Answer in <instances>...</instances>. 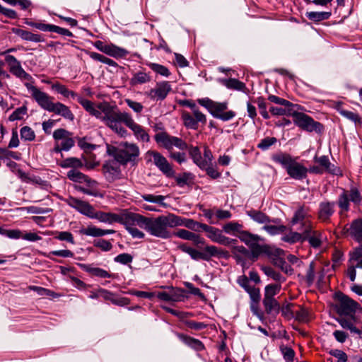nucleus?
I'll list each match as a JSON object with an SVG mask.
<instances>
[{"mask_svg": "<svg viewBox=\"0 0 362 362\" xmlns=\"http://www.w3.org/2000/svg\"><path fill=\"white\" fill-rule=\"evenodd\" d=\"M182 118L183 120L184 125L192 129H197L199 124L194 119V117L187 112H183L182 114Z\"/></svg>", "mask_w": 362, "mask_h": 362, "instance_id": "nucleus-42", "label": "nucleus"}, {"mask_svg": "<svg viewBox=\"0 0 362 362\" xmlns=\"http://www.w3.org/2000/svg\"><path fill=\"white\" fill-rule=\"evenodd\" d=\"M268 100L272 103H274L278 105H281L282 106H288V107L298 106L297 105H294L287 100H285L284 98H279V97L274 95H269Z\"/></svg>", "mask_w": 362, "mask_h": 362, "instance_id": "nucleus-55", "label": "nucleus"}, {"mask_svg": "<svg viewBox=\"0 0 362 362\" xmlns=\"http://www.w3.org/2000/svg\"><path fill=\"white\" fill-rule=\"evenodd\" d=\"M125 102L127 105L136 113H140L144 109L143 105L139 102L134 101L130 99H126Z\"/></svg>", "mask_w": 362, "mask_h": 362, "instance_id": "nucleus-64", "label": "nucleus"}, {"mask_svg": "<svg viewBox=\"0 0 362 362\" xmlns=\"http://www.w3.org/2000/svg\"><path fill=\"white\" fill-rule=\"evenodd\" d=\"M21 136L25 141H33L35 138V132L28 126H25L21 129Z\"/></svg>", "mask_w": 362, "mask_h": 362, "instance_id": "nucleus-51", "label": "nucleus"}, {"mask_svg": "<svg viewBox=\"0 0 362 362\" xmlns=\"http://www.w3.org/2000/svg\"><path fill=\"white\" fill-rule=\"evenodd\" d=\"M179 337L182 339L187 345L189 346L196 349V350H202L204 349L203 344L199 340L194 339L190 337H187L183 334H180Z\"/></svg>", "mask_w": 362, "mask_h": 362, "instance_id": "nucleus-39", "label": "nucleus"}, {"mask_svg": "<svg viewBox=\"0 0 362 362\" xmlns=\"http://www.w3.org/2000/svg\"><path fill=\"white\" fill-rule=\"evenodd\" d=\"M295 107L283 106L282 107L271 106L269 111L273 115L276 116H292Z\"/></svg>", "mask_w": 362, "mask_h": 362, "instance_id": "nucleus-35", "label": "nucleus"}, {"mask_svg": "<svg viewBox=\"0 0 362 362\" xmlns=\"http://www.w3.org/2000/svg\"><path fill=\"white\" fill-rule=\"evenodd\" d=\"M170 301L178 302L182 300L184 298V291L182 289L171 288L168 291Z\"/></svg>", "mask_w": 362, "mask_h": 362, "instance_id": "nucleus-49", "label": "nucleus"}, {"mask_svg": "<svg viewBox=\"0 0 362 362\" xmlns=\"http://www.w3.org/2000/svg\"><path fill=\"white\" fill-rule=\"evenodd\" d=\"M281 354L286 362H293L295 356L294 351L288 346H281L280 347Z\"/></svg>", "mask_w": 362, "mask_h": 362, "instance_id": "nucleus-54", "label": "nucleus"}, {"mask_svg": "<svg viewBox=\"0 0 362 362\" xmlns=\"http://www.w3.org/2000/svg\"><path fill=\"white\" fill-rule=\"evenodd\" d=\"M98 292L100 294V296L103 297L106 300H110L112 303L119 305V306H124L127 305L129 303V300L127 298H116V294L106 290L105 288H98Z\"/></svg>", "mask_w": 362, "mask_h": 362, "instance_id": "nucleus-23", "label": "nucleus"}, {"mask_svg": "<svg viewBox=\"0 0 362 362\" xmlns=\"http://www.w3.org/2000/svg\"><path fill=\"white\" fill-rule=\"evenodd\" d=\"M93 45L100 52L115 58L124 57L128 54V52L125 49L113 44H105L100 40L95 41Z\"/></svg>", "mask_w": 362, "mask_h": 362, "instance_id": "nucleus-16", "label": "nucleus"}, {"mask_svg": "<svg viewBox=\"0 0 362 362\" xmlns=\"http://www.w3.org/2000/svg\"><path fill=\"white\" fill-rule=\"evenodd\" d=\"M309 209L304 205L300 206L295 211L294 215L291 219L292 226H296L299 223L310 220Z\"/></svg>", "mask_w": 362, "mask_h": 362, "instance_id": "nucleus-26", "label": "nucleus"}, {"mask_svg": "<svg viewBox=\"0 0 362 362\" xmlns=\"http://www.w3.org/2000/svg\"><path fill=\"white\" fill-rule=\"evenodd\" d=\"M335 203L325 200L319 204L317 216L322 222H328L331 216L334 214Z\"/></svg>", "mask_w": 362, "mask_h": 362, "instance_id": "nucleus-20", "label": "nucleus"}, {"mask_svg": "<svg viewBox=\"0 0 362 362\" xmlns=\"http://www.w3.org/2000/svg\"><path fill=\"white\" fill-rule=\"evenodd\" d=\"M263 229L272 235L283 233L286 227L284 225H267V223L263 226Z\"/></svg>", "mask_w": 362, "mask_h": 362, "instance_id": "nucleus-48", "label": "nucleus"}, {"mask_svg": "<svg viewBox=\"0 0 362 362\" xmlns=\"http://www.w3.org/2000/svg\"><path fill=\"white\" fill-rule=\"evenodd\" d=\"M263 304L264 305L266 312L269 314L274 311L277 312L279 309V303L274 299V298L264 297Z\"/></svg>", "mask_w": 362, "mask_h": 362, "instance_id": "nucleus-43", "label": "nucleus"}, {"mask_svg": "<svg viewBox=\"0 0 362 362\" xmlns=\"http://www.w3.org/2000/svg\"><path fill=\"white\" fill-rule=\"evenodd\" d=\"M281 284H269L265 287L264 298H274L281 290Z\"/></svg>", "mask_w": 362, "mask_h": 362, "instance_id": "nucleus-50", "label": "nucleus"}, {"mask_svg": "<svg viewBox=\"0 0 362 362\" xmlns=\"http://www.w3.org/2000/svg\"><path fill=\"white\" fill-rule=\"evenodd\" d=\"M137 225L150 235L162 239L170 238L169 228H174V214L159 216L156 218H147L144 216H134Z\"/></svg>", "mask_w": 362, "mask_h": 362, "instance_id": "nucleus-3", "label": "nucleus"}, {"mask_svg": "<svg viewBox=\"0 0 362 362\" xmlns=\"http://www.w3.org/2000/svg\"><path fill=\"white\" fill-rule=\"evenodd\" d=\"M206 233V236L213 242L223 245L224 246H229L232 243L238 242L236 239L230 238L222 233V231L217 228L209 226L205 224L203 226V230Z\"/></svg>", "mask_w": 362, "mask_h": 362, "instance_id": "nucleus-14", "label": "nucleus"}, {"mask_svg": "<svg viewBox=\"0 0 362 362\" xmlns=\"http://www.w3.org/2000/svg\"><path fill=\"white\" fill-rule=\"evenodd\" d=\"M74 141L73 138L71 137V134H69L68 136L64 138L62 140V141L59 143L61 145V148H62L64 151H69L74 146Z\"/></svg>", "mask_w": 362, "mask_h": 362, "instance_id": "nucleus-61", "label": "nucleus"}, {"mask_svg": "<svg viewBox=\"0 0 362 362\" xmlns=\"http://www.w3.org/2000/svg\"><path fill=\"white\" fill-rule=\"evenodd\" d=\"M151 80V76L144 71H138L133 74L131 78L130 83L132 86H136L139 84H144L150 82Z\"/></svg>", "mask_w": 362, "mask_h": 362, "instance_id": "nucleus-33", "label": "nucleus"}, {"mask_svg": "<svg viewBox=\"0 0 362 362\" xmlns=\"http://www.w3.org/2000/svg\"><path fill=\"white\" fill-rule=\"evenodd\" d=\"M146 163L153 164L168 177H173L175 171L168 160L159 152L153 150H148L144 155Z\"/></svg>", "mask_w": 362, "mask_h": 362, "instance_id": "nucleus-8", "label": "nucleus"}, {"mask_svg": "<svg viewBox=\"0 0 362 362\" xmlns=\"http://www.w3.org/2000/svg\"><path fill=\"white\" fill-rule=\"evenodd\" d=\"M277 139L275 137H267L260 141L258 144L257 147L262 151L267 150L270 146L275 144Z\"/></svg>", "mask_w": 362, "mask_h": 362, "instance_id": "nucleus-53", "label": "nucleus"}, {"mask_svg": "<svg viewBox=\"0 0 362 362\" xmlns=\"http://www.w3.org/2000/svg\"><path fill=\"white\" fill-rule=\"evenodd\" d=\"M52 255L62 257H72L74 256V253L69 250H54L50 252L49 254H44L45 257L49 259H52Z\"/></svg>", "mask_w": 362, "mask_h": 362, "instance_id": "nucleus-58", "label": "nucleus"}, {"mask_svg": "<svg viewBox=\"0 0 362 362\" xmlns=\"http://www.w3.org/2000/svg\"><path fill=\"white\" fill-rule=\"evenodd\" d=\"M5 61L8 66L9 71L13 75L21 80L27 81L24 83L25 86L31 93L32 97L41 108L70 121L74 119V115L68 106L60 102L54 103L52 97L32 84L33 78L23 69L21 62L14 56L6 55Z\"/></svg>", "mask_w": 362, "mask_h": 362, "instance_id": "nucleus-1", "label": "nucleus"}, {"mask_svg": "<svg viewBox=\"0 0 362 362\" xmlns=\"http://www.w3.org/2000/svg\"><path fill=\"white\" fill-rule=\"evenodd\" d=\"M66 202L70 206L76 209L81 214L89 218H90V216H92V213L94 209L88 202L74 197H69Z\"/></svg>", "mask_w": 362, "mask_h": 362, "instance_id": "nucleus-21", "label": "nucleus"}, {"mask_svg": "<svg viewBox=\"0 0 362 362\" xmlns=\"http://www.w3.org/2000/svg\"><path fill=\"white\" fill-rule=\"evenodd\" d=\"M55 238L60 240L66 241L71 244L74 243L73 235L70 232H68V231L59 232L57 235L55 236Z\"/></svg>", "mask_w": 362, "mask_h": 362, "instance_id": "nucleus-62", "label": "nucleus"}, {"mask_svg": "<svg viewBox=\"0 0 362 362\" xmlns=\"http://www.w3.org/2000/svg\"><path fill=\"white\" fill-rule=\"evenodd\" d=\"M78 102L90 115L103 121L115 133L121 136L127 134V130L119 124L123 112L118 111L116 107L110 105L107 102L95 105L83 97H78Z\"/></svg>", "mask_w": 362, "mask_h": 362, "instance_id": "nucleus-2", "label": "nucleus"}, {"mask_svg": "<svg viewBox=\"0 0 362 362\" xmlns=\"http://www.w3.org/2000/svg\"><path fill=\"white\" fill-rule=\"evenodd\" d=\"M220 82L228 89L246 92L247 88L245 84L236 78H222L220 79Z\"/></svg>", "mask_w": 362, "mask_h": 362, "instance_id": "nucleus-27", "label": "nucleus"}, {"mask_svg": "<svg viewBox=\"0 0 362 362\" xmlns=\"http://www.w3.org/2000/svg\"><path fill=\"white\" fill-rule=\"evenodd\" d=\"M296 226L297 232L299 233L304 241L307 238H309V235L315 231L313 224L310 220L299 223Z\"/></svg>", "mask_w": 362, "mask_h": 362, "instance_id": "nucleus-29", "label": "nucleus"}, {"mask_svg": "<svg viewBox=\"0 0 362 362\" xmlns=\"http://www.w3.org/2000/svg\"><path fill=\"white\" fill-rule=\"evenodd\" d=\"M124 123L132 131L137 140L142 142H148L150 136L145 129L139 124H136L132 116L127 112H123L120 118L119 123Z\"/></svg>", "mask_w": 362, "mask_h": 362, "instance_id": "nucleus-12", "label": "nucleus"}, {"mask_svg": "<svg viewBox=\"0 0 362 362\" xmlns=\"http://www.w3.org/2000/svg\"><path fill=\"white\" fill-rule=\"evenodd\" d=\"M142 199L146 202L158 204L160 206L166 208L168 205L164 202L165 197L163 195H155L151 194H143Z\"/></svg>", "mask_w": 362, "mask_h": 362, "instance_id": "nucleus-41", "label": "nucleus"}, {"mask_svg": "<svg viewBox=\"0 0 362 362\" xmlns=\"http://www.w3.org/2000/svg\"><path fill=\"white\" fill-rule=\"evenodd\" d=\"M349 194L350 200L355 204H359L362 201V197L356 187H352Z\"/></svg>", "mask_w": 362, "mask_h": 362, "instance_id": "nucleus-57", "label": "nucleus"}, {"mask_svg": "<svg viewBox=\"0 0 362 362\" xmlns=\"http://www.w3.org/2000/svg\"><path fill=\"white\" fill-rule=\"evenodd\" d=\"M147 65L154 72L163 76L168 77L170 75L169 69L163 65L156 63H148Z\"/></svg>", "mask_w": 362, "mask_h": 362, "instance_id": "nucleus-46", "label": "nucleus"}, {"mask_svg": "<svg viewBox=\"0 0 362 362\" xmlns=\"http://www.w3.org/2000/svg\"><path fill=\"white\" fill-rule=\"evenodd\" d=\"M189 153L192 157L194 163L196 165H197L199 168L206 167V162H202V154L198 147H191Z\"/></svg>", "mask_w": 362, "mask_h": 362, "instance_id": "nucleus-40", "label": "nucleus"}, {"mask_svg": "<svg viewBox=\"0 0 362 362\" xmlns=\"http://www.w3.org/2000/svg\"><path fill=\"white\" fill-rule=\"evenodd\" d=\"M154 139L159 146L168 151L173 149L174 146L180 150H186L188 147L186 142H185L182 139L170 136L165 132L157 133L154 136Z\"/></svg>", "mask_w": 362, "mask_h": 362, "instance_id": "nucleus-9", "label": "nucleus"}, {"mask_svg": "<svg viewBox=\"0 0 362 362\" xmlns=\"http://www.w3.org/2000/svg\"><path fill=\"white\" fill-rule=\"evenodd\" d=\"M315 162L319 163L320 166L324 170V171H327L332 174H335V168L333 165L331 164L327 156H322L320 157L315 156L314 158Z\"/></svg>", "mask_w": 362, "mask_h": 362, "instance_id": "nucleus-34", "label": "nucleus"}, {"mask_svg": "<svg viewBox=\"0 0 362 362\" xmlns=\"http://www.w3.org/2000/svg\"><path fill=\"white\" fill-rule=\"evenodd\" d=\"M246 214L250 216L254 221L259 224H266L270 222L268 216L264 213L255 209H250L246 211Z\"/></svg>", "mask_w": 362, "mask_h": 362, "instance_id": "nucleus-32", "label": "nucleus"}, {"mask_svg": "<svg viewBox=\"0 0 362 362\" xmlns=\"http://www.w3.org/2000/svg\"><path fill=\"white\" fill-rule=\"evenodd\" d=\"M305 240H308L309 244L314 248L319 247L322 244V233L320 231L315 230L308 235Z\"/></svg>", "mask_w": 362, "mask_h": 362, "instance_id": "nucleus-45", "label": "nucleus"}, {"mask_svg": "<svg viewBox=\"0 0 362 362\" xmlns=\"http://www.w3.org/2000/svg\"><path fill=\"white\" fill-rule=\"evenodd\" d=\"M349 194L347 192L344 191L338 197L337 204L341 209V212L348 211L349 210Z\"/></svg>", "mask_w": 362, "mask_h": 362, "instance_id": "nucleus-44", "label": "nucleus"}, {"mask_svg": "<svg viewBox=\"0 0 362 362\" xmlns=\"http://www.w3.org/2000/svg\"><path fill=\"white\" fill-rule=\"evenodd\" d=\"M255 102L257 104V106L259 109V112H260L261 115L263 117V118L269 119V115L268 112L267 111V106L264 101V99L262 97H259L257 98Z\"/></svg>", "mask_w": 362, "mask_h": 362, "instance_id": "nucleus-56", "label": "nucleus"}, {"mask_svg": "<svg viewBox=\"0 0 362 362\" xmlns=\"http://www.w3.org/2000/svg\"><path fill=\"white\" fill-rule=\"evenodd\" d=\"M337 322L344 329H349L352 333L358 332V328L355 327L349 320L345 318H340L337 320Z\"/></svg>", "mask_w": 362, "mask_h": 362, "instance_id": "nucleus-59", "label": "nucleus"}, {"mask_svg": "<svg viewBox=\"0 0 362 362\" xmlns=\"http://www.w3.org/2000/svg\"><path fill=\"white\" fill-rule=\"evenodd\" d=\"M349 233L357 242H362V219H357L351 223Z\"/></svg>", "mask_w": 362, "mask_h": 362, "instance_id": "nucleus-31", "label": "nucleus"}, {"mask_svg": "<svg viewBox=\"0 0 362 362\" xmlns=\"http://www.w3.org/2000/svg\"><path fill=\"white\" fill-rule=\"evenodd\" d=\"M238 238L247 245L250 250L255 252V253H257L260 255L262 253L266 252L267 251L266 245L259 244L262 238L258 235L252 234L246 230H241L238 233Z\"/></svg>", "mask_w": 362, "mask_h": 362, "instance_id": "nucleus-11", "label": "nucleus"}, {"mask_svg": "<svg viewBox=\"0 0 362 362\" xmlns=\"http://www.w3.org/2000/svg\"><path fill=\"white\" fill-rule=\"evenodd\" d=\"M272 160L281 165L286 170L288 175L293 179L302 180L307 175L308 169L288 153H277L272 156Z\"/></svg>", "mask_w": 362, "mask_h": 362, "instance_id": "nucleus-4", "label": "nucleus"}, {"mask_svg": "<svg viewBox=\"0 0 362 362\" xmlns=\"http://www.w3.org/2000/svg\"><path fill=\"white\" fill-rule=\"evenodd\" d=\"M339 111L340 115H341L343 117H344L354 122H357L360 121L359 116L353 112L346 110H339Z\"/></svg>", "mask_w": 362, "mask_h": 362, "instance_id": "nucleus-63", "label": "nucleus"}, {"mask_svg": "<svg viewBox=\"0 0 362 362\" xmlns=\"http://www.w3.org/2000/svg\"><path fill=\"white\" fill-rule=\"evenodd\" d=\"M67 177L73 182L80 183L85 182L88 185V186H93L96 183L95 181L91 180L88 176L76 169H71L68 171Z\"/></svg>", "mask_w": 362, "mask_h": 362, "instance_id": "nucleus-25", "label": "nucleus"}, {"mask_svg": "<svg viewBox=\"0 0 362 362\" xmlns=\"http://www.w3.org/2000/svg\"><path fill=\"white\" fill-rule=\"evenodd\" d=\"M171 90L170 82L163 81L156 83L153 88L145 93V95L153 100H163Z\"/></svg>", "mask_w": 362, "mask_h": 362, "instance_id": "nucleus-15", "label": "nucleus"}, {"mask_svg": "<svg viewBox=\"0 0 362 362\" xmlns=\"http://www.w3.org/2000/svg\"><path fill=\"white\" fill-rule=\"evenodd\" d=\"M306 17L314 22H320L328 19L331 16V12L310 11L306 13Z\"/></svg>", "mask_w": 362, "mask_h": 362, "instance_id": "nucleus-37", "label": "nucleus"}, {"mask_svg": "<svg viewBox=\"0 0 362 362\" xmlns=\"http://www.w3.org/2000/svg\"><path fill=\"white\" fill-rule=\"evenodd\" d=\"M261 269L265 275L271 277L274 281H276L280 284L286 281V279L281 274L275 272L271 267L262 266Z\"/></svg>", "mask_w": 362, "mask_h": 362, "instance_id": "nucleus-38", "label": "nucleus"}, {"mask_svg": "<svg viewBox=\"0 0 362 362\" xmlns=\"http://www.w3.org/2000/svg\"><path fill=\"white\" fill-rule=\"evenodd\" d=\"M109 153L122 165H135L140 155L139 146L134 143L122 142L117 148L109 150Z\"/></svg>", "mask_w": 362, "mask_h": 362, "instance_id": "nucleus-5", "label": "nucleus"}, {"mask_svg": "<svg viewBox=\"0 0 362 362\" xmlns=\"http://www.w3.org/2000/svg\"><path fill=\"white\" fill-rule=\"evenodd\" d=\"M348 262L349 264L358 267V269H362V245L349 252Z\"/></svg>", "mask_w": 362, "mask_h": 362, "instance_id": "nucleus-30", "label": "nucleus"}, {"mask_svg": "<svg viewBox=\"0 0 362 362\" xmlns=\"http://www.w3.org/2000/svg\"><path fill=\"white\" fill-rule=\"evenodd\" d=\"M242 225L237 222H229L226 223L223 226V230L226 233L230 234L233 232H238V233L241 231Z\"/></svg>", "mask_w": 362, "mask_h": 362, "instance_id": "nucleus-52", "label": "nucleus"}, {"mask_svg": "<svg viewBox=\"0 0 362 362\" xmlns=\"http://www.w3.org/2000/svg\"><path fill=\"white\" fill-rule=\"evenodd\" d=\"M281 240L288 243H295L297 242H304L301 235L297 231H291L281 238Z\"/></svg>", "mask_w": 362, "mask_h": 362, "instance_id": "nucleus-47", "label": "nucleus"}, {"mask_svg": "<svg viewBox=\"0 0 362 362\" xmlns=\"http://www.w3.org/2000/svg\"><path fill=\"white\" fill-rule=\"evenodd\" d=\"M228 103L214 102L210 114L215 118L222 121H229L235 117L236 114L233 110L226 111Z\"/></svg>", "mask_w": 362, "mask_h": 362, "instance_id": "nucleus-17", "label": "nucleus"}, {"mask_svg": "<svg viewBox=\"0 0 362 362\" xmlns=\"http://www.w3.org/2000/svg\"><path fill=\"white\" fill-rule=\"evenodd\" d=\"M81 233L86 235L92 236V237H100L106 235L113 234L115 233L114 230H103L95 226H88L87 228L81 230Z\"/></svg>", "mask_w": 362, "mask_h": 362, "instance_id": "nucleus-28", "label": "nucleus"}, {"mask_svg": "<svg viewBox=\"0 0 362 362\" xmlns=\"http://www.w3.org/2000/svg\"><path fill=\"white\" fill-rule=\"evenodd\" d=\"M12 33L20 37L23 40L33 42H40L44 41V39L41 37L40 35L33 33L28 30H23L21 28H13Z\"/></svg>", "mask_w": 362, "mask_h": 362, "instance_id": "nucleus-24", "label": "nucleus"}, {"mask_svg": "<svg viewBox=\"0 0 362 362\" xmlns=\"http://www.w3.org/2000/svg\"><path fill=\"white\" fill-rule=\"evenodd\" d=\"M236 243H232L228 247H230L233 257L235 259L237 264L242 266L244 270L247 269L250 264L248 261H251V263L255 262L259 255L250 250H249L243 245H237Z\"/></svg>", "mask_w": 362, "mask_h": 362, "instance_id": "nucleus-7", "label": "nucleus"}, {"mask_svg": "<svg viewBox=\"0 0 362 362\" xmlns=\"http://www.w3.org/2000/svg\"><path fill=\"white\" fill-rule=\"evenodd\" d=\"M91 218L98 219L103 223H121V221L127 222V216H124V211L121 214L105 213L103 211H95L93 209Z\"/></svg>", "mask_w": 362, "mask_h": 362, "instance_id": "nucleus-19", "label": "nucleus"}, {"mask_svg": "<svg viewBox=\"0 0 362 362\" xmlns=\"http://www.w3.org/2000/svg\"><path fill=\"white\" fill-rule=\"evenodd\" d=\"M178 248L182 252L188 254L194 260L203 259L209 261L212 257H229L228 251L218 248L214 245L206 246L203 252H199L194 248L188 246L187 244H181Z\"/></svg>", "mask_w": 362, "mask_h": 362, "instance_id": "nucleus-6", "label": "nucleus"}, {"mask_svg": "<svg viewBox=\"0 0 362 362\" xmlns=\"http://www.w3.org/2000/svg\"><path fill=\"white\" fill-rule=\"evenodd\" d=\"M293 117V122L300 129L307 132H320L322 129V125L310 116L294 110L292 115Z\"/></svg>", "mask_w": 362, "mask_h": 362, "instance_id": "nucleus-10", "label": "nucleus"}, {"mask_svg": "<svg viewBox=\"0 0 362 362\" xmlns=\"http://www.w3.org/2000/svg\"><path fill=\"white\" fill-rule=\"evenodd\" d=\"M27 108L25 107H21L17 108L10 116V121L20 120L26 114Z\"/></svg>", "mask_w": 362, "mask_h": 362, "instance_id": "nucleus-60", "label": "nucleus"}, {"mask_svg": "<svg viewBox=\"0 0 362 362\" xmlns=\"http://www.w3.org/2000/svg\"><path fill=\"white\" fill-rule=\"evenodd\" d=\"M174 218L175 227L183 226L190 230L199 232L203 230V226L205 225L204 223L195 221L193 219L182 218L175 214H174Z\"/></svg>", "mask_w": 362, "mask_h": 362, "instance_id": "nucleus-22", "label": "nucleus"}, {"mask_svg": "<svg viewBox=\"0 0 362 362\" xmlns=\"http://www.w3.org/2000/svg\"><path fill=\"white\" fill-rule=\"evenodd\" d=\"M59 165L63 168H71L76 170L77 168H82L83 166V164L80 159L74 157H71L63 160L60 163Z\"/></svg>", "mask_w": 362, "mask_h": 362, "instance_id": "nucleus-36", "label": "nucleus"}, {"mask_svg": "<svg viewBox=\"0 0 362 362\" xmlns=\"http://www.w3.org/2000/svg\"><path fill=\"white\" fill-rule=\"evenodd\" d=\"M134 216H141L139 214H135L132 212H129L127 211H124V216H127V222L121 221L120 223L125 226L127 230L134 238H144L145 235L144 233L139 230L138 228L134 227V225H137V221H134Z\"/></svg>", "mask_w": 362, "mask_h": 362, "instance_id": "nucleus-18", "label": "nucleus"}, {"mask_svg": "<svg viewBox=\"0 0 362 362\" xmlns=\"http://www.w3.org/2000/svg\"><path fill=\"white\" fill-rule=\"evenodd\" d=\"M337 312L345 315H352L360 308L359 304L341 293L337 295Z\"/></svg>", "mask_w": 362, "mask_h": 362, "instance_id": "nucleus-13", "label": "nucleus"}]
</instances>
